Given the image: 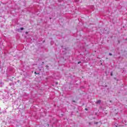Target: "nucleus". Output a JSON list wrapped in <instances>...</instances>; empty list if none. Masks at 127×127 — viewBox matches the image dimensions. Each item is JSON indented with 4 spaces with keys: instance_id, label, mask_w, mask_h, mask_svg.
<instances>
[{
    "instance_id": "nucleus-1",
    "label": "nucleus",
    "mask_w": 127,
    "mask_h": 127,
    "mask_svg": "<svg viewBox=\"0 0 127 127\" xmlns=\"http://www.w3.org/2000/svg\"><path fill=\"white\" fill-rule=\"evenodd\" d=\"M20 29L21 30H23V29H24V28H22H22H20V29H18V31H19V30H20Z\"/></svg>"
},
{
    "instance_id": "nucleus-2",
    "label": "nucleus",
    "mask_w": 127,
    "mask_h": 127,
    "mask_svg": "<svg viewBox=\"0 0 127 127\" xmlns=\"http://www.w3.org/2000/svg\"><path fill=\"white\" fill-rule=\"evenodd\" d=\"M97 103H101L100 100L98 101H97Z\"/></svg>"
},
{
    "instance_id": "nucleus-3",
    "label": "nucleus",
    "mask_w": 127,
    "mask_h": 127,
    "mask_svg": "<svg viewBox=\"0 0 127 127\" xmlns=\"http://www.w3.org/2000/svg\"><path fill=\"white\" fill-rule=\"evenodd\" d=\"M111 75L113 76V72H111Z\"/></svg>"
},
{
    "instance_id": "nucleus-4",
    "label": "nucleus",
    "mask_w": 127,
    "mask_h": 127,
    "mask_svg": "<svg viewBox=\"0 0 127 127\" xmlns=\"http://www.w3.org/2000/svg\"><path fill=\"white\" fill-rule=\"evenodd\" d=\"M25 33H26V34H28V32H26Z\"/></svg>"
},
{
    "instance_id": "nucleus-5",
    "label": "nucleus",
    "mask_w": 127,
    "mask_h": 127,
    "mask_svg": "<svg viewBox=\"0 0 127 127\" xmlns=\"http://www.w3.org/2000/svg\"><path fill=\"white\" fill-rule=\"evenodd\" d=\"M109 55H110V56H112V54L109 53Z\"/></svg>"
},
{
    "instance_id": "nucleus-6",
    "label": "nucleus",
    "mask_w": 127,
    "mask_h": 127,
    "mask_svg": "<svg viewBox=\"0 0 127 127\" xmlns=\"http://www.w3.org/2000/svg\"><path fill=\"white\" fill-rule=\"evenodd\" d=\"M56 85H58V82H56Z\"/></svg>"
},
{
    "instance_id": "nucleus-7",
    "label": "nucleus",
    "mask_w": 127,
    "mask_h": 127,
    "mask_svg": "<svg viewBox=\"0 0 127 127\" xmlns=\"http://www.w3.org/2000/svg\"><path fill=\"white\" fill-rule=\"evenodd\" d=\"M80 63H81V62H78V64H80Z\"/></svg>"
},
{
    "instance_id": "nucleus-8",
    "label": "nucleus",
    "mask_w": 127,
    "mask_h": 127,
    "mask_svg": "<svg viewBox=\"0 0 127 127\" xmlns=\"http://www.w3.org/2000/svg\"><path fill=\"white\" fill-rule=\"evenodd\" d=\"M35 74H38V73H37L36 72H35Z\"/></svg>"
},
{
    "instance_id": "nucleus-9",
    "label": "nucleus",
    "mask_w": 127,
    "mask_h": 127,
    "mask_svg": "<svg viewBox=\"0 0 127 127\" xmlns=\"http://www.w3.org/2000/svg\"><path fill=\"white\" fill-rule=\"evenodd\" d=\"M85 110L87 111V108H85Z\"/></svg>"
}]
</instances>
